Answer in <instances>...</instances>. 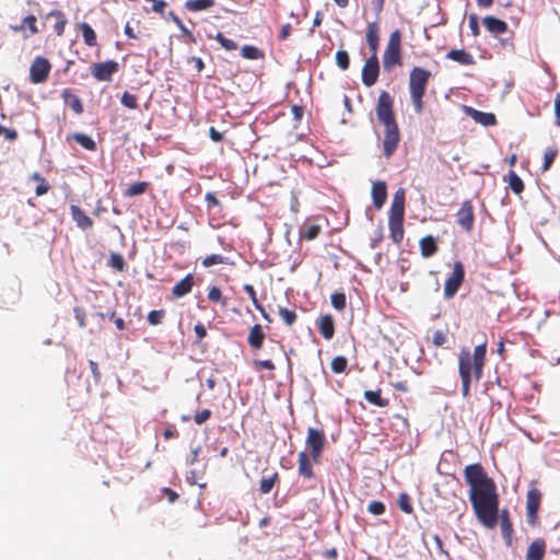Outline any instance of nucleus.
<instances>
[{
  "instance_id": "obj_23",
  "label": "nucleus",
  "mask_w": 560,
  "mask_h": 560,
  "mask_svg": "<svg viewBox=\"0 0 560 560\" xmlns=\"http://www.w3.org/2000/svg\"><path fill=\"white\" fill-rule=\"evenodd\" d=\"M501 534L508 546L512 545L513 527L510 521L508 510H502L500 514Z\"/></svg>"
},
{
  "instance_id": "obj_16",
  "label": "nucleus",
  "mask_w": 560,
  "mask_h": 560,
  "mask_svg": "<svg viewBox=\"0 0 560 560\" xmlns=\"http://www.w3.org/2000/svg\"><path fill=\"white\" fill-rule=\"evenodd\" d=\"M483 26L493 35H500L508 31V24L495 16L487 15L482 19Z\"/></svg>"
},
{
  "instance_id": "obj_8",
  "label": "nucleus",
  "mask_w": 560,
  "mask_h": 560,
  "mask_svg": "<svg viewBox=\"0 0 560 560\" xmlns=\"http://www.w3.org/2000/svg\"><path fill=\"white\" fill-rule=\"evenodd\" d=\"M119 65L115 60L95 62L91 66V74L96 81H112L113 75L118 71Z\"/></svg>"
},
{
  "instance_id": "obj_11",
  "label": "nucleus",
  "mask_w": 560,
  "mask_h": 560,
  "mask_svg": "<svg viewBox=\"0 0 560 560\" xmlns=\"http://www.w3.org/2000/svg\"><path fill=\"white\" fill-rule=\"evenodd\" d=\"M380 74V61L377 56H371L366 59L362 68V82L365 86L374 85Z\"/></svg>"
},
{
  "instance_id": "obj_42",
  "label": "nucleus",
  "mask_w": 560,
  "mask_h": 560,
  "mask_svg": "<svg viewBox=\"0 0 560 560\" xmlns=\"http://www.w3.org/2000/svg\"><path fill=\"white\" fill-rule=\"evenodd\" d=\"M109 266L117 271H124L126 262L120 254L112 253L109 257Z\"/></svg>"
},
{
  "instance_id": "obj_9",
  "label": "nucleus",
  "mask_w": 560,
  "mask_h": 560,
  "mask_svg": "<svg viewBox=\"0 0 560 560\" xmlns=\"http://www.w3.org/2000/svg\"><path fill=\"white\" fill-rule=\"evenodd\" d=\"M459 375L462 380V394L465 398L470 395L471 382V359L469 352H462L459 354Z\"/></svg>"
},
{
  "instance_id": "obj_58",
  "label": "nucleus",
  "mask_w": 560,
  "mask_h": 560,
  "mask_svg": "<svg viewBox=\"0 0 560 560\" xmlns=\"http://www.w3.org/2000/svg\"><path fill=\"white\" fill-rule=\"evenodd\" d=\"M432 341L435 346H443L446 342V336L443 331L436 330L433 334Z\"/></svg>"
},
{
  "instance_id": "obj_61",
  "label": "nucleus",
  "mask_w": 560,
  "mask_h": 560,
  "mask_svg": "<svg viewBox=\"0 0 560 560\" xmlns=\"http://www.w3.org/2000/svg\"><path fill=\"white\" fill-rule=\"evenodd\" d=\"M0 133H3L5 139L14 141L18 138V132L14 129H9L0 125Z\"/></svg>"
},
{
  "instance_id": "obj_59",
  "label": "nucleus",
  "mask_w": 560,
  "mask_h": 560,
  "mask_svg": "<svg viewBox=\"0 0 560 560\" xmlns=\"http://www.w3.org/2000/svg\"><path fill=\"white\" fill-rule=\"evenodd\" d=\"M221 298H222V292H221V290L218 287H212L209 290L208 299L211 302H219L221 300Z\"/></svg>"
},
{
  "instance_id": "obj_39",
  "label": "nucleus",
  "mask_w": 560,
  "mask_h": 560,
  "mask_svg": "<svg viewBox=\"0 0 560 560\" xmlns=\"http://www.w3.org/2000/svg\"><path fill=\"white\" fill-rule=\"evenodd\" d=\"M509 185H510V188L512 189V191L515 194H521L524 190L523 180L513 171H510V173H509Z\"/></svg>"
},
{
  "instance_id": "obj_27",
  "label": "nucleus",
  "mask_w": 560,
  "mask_h": 560,
  "mask_svg": "<svg viewBox=\"0 0 560 560\" xmlns=\"http://www.w3.org/2000/svg\"><path fill=\"white\" fill-rule=\"evenodd\" d=\"M446 58L454 60L463 66H471L475 63L472 55L464 49H452L446 54Z\"/></svg>"
},
{
  "instance_id": "obj_53",
  "label": "nucleus",
  "mask_w": 560,
  "mask_h": 560,
  "mask_svg": "<svg viewBox=\"0 0 560 560\" xmlns=\"http://www.w3.org/2000/svg\"><path fill=\"white\" fill-rule=\"evenodd\" d=\"M211 415H212V412L210 409H203V410L195 413L194 421L197 424H202L211 418Z\"/></svg>"
},
{
  "instance_id": "obj_18",
  "label": "nucleus",
  "mask_w": 560,
  "mask_h": 560,
  "mask_svg": "<svg viewBox=\"0 0 560 560\" xmlns=\"http://www.w3.org/2000/svg\"><path fill=\"white\" fill-rule=\"evenodd\" d=\"M467 113L476 122L485 127L493 126L497 122L495 116L492 113L480 112L471 107H467Z\"/></svg>"
},
{
  "instance_id": "obj_5",
  "label": "nucleus",
  "mask_w": 560,
  "mask_h": 560,
  "mask_svg": "<svg viewBox=\"0 0 560 560\" xmlns=\"http://www.w3.org/2000/svg\"><path fill=\"white\" fill-rule=\"evenodd\" d=\"M431 77L430 71L415 67L409 75V91L410 94H425V88Z\"/></svg>"
},
{
  "instance_id": "obj_48",
  "label": "nucleus",
  "mask_w": 560,
  "mask_h": 560,
  "mask_svg": "<svg viewBox=\"0 0 560 560\" xmlns=\"http://www.w3.org/2000/svg\"><path fill=\"white\" fill-rule=\"evenodd\" d=\"M398 506L399 509L407 513V514H410L412 512V505H411V502H410V497L407 494V493H400L399 497H398Z\"/></svg>"
},
{
  "instance_id": "obj_62",
  "label": "nucleus",
  "mask_w": 560,
  "mask_h": 560,
  "mask_svg": "<svg viewBox=\"0 0 560 560\" xmlns=\"http://www.w3.org/2000/svg\"><path fill=\"white\" fill-rule=\"evenodd\" d=\"M194 331L197 336V341H201L207 335V329H206L205 325L201 323H198L195 325Z\"/></svg>"
},
{
  "instance_id": "obj_52",
  "label": "nucleus",
  "mask_w": 560,
  "mask_h": 560,
  "mask_svg": "<svg viewBox=\"0 0 560 560\" xmlns=\"http://www.w3.org/2000/svg\"><path fill=\"white\" fill-rule=\"evenodd\" d=\"M145 1L152 3L151 11L164 16V11L167 7V2L165 0H145Z\"/></svg>"
},
{
  "instance_id": "obj_35",
  "label": "nucleus",
  "mask_w": 560,
  "mask_h": 560,
  "mask_svg": "<svg viewBox=\"0 0 560 560\" xmlns=\"http://www.w3.org/2000/svg\"><path fill=\"white\" fill-rule=\"evenodd\" d=\"M320 232V228L315 224H305L300 230V236L303 240L312 241L315 240Z\"/></svg>"
},
{
  "instance_id": "obj_56",
  "label": "nucleus",
  "mask_w": 560,
  "mask_h": 560,
  "mask_svg": "<svg viewBox=\"0 0 560 560\" xmlns=\"http://www.w3.org/2000/svg\"><path fill=\"white\" fill-rule=\"evenodd\" d=\"M416 113L420 114L423 109L424 94H410Z\"/></svg>"
},
{
  "instance_id": "obj_12",
  "label": "nucleus",
  "mask_w": 560,
  "mask_h": 560,
  "mask_svg": "<svg viewBox=\"0 0 560 560\" xmlns=\"http://www.w3.org/2000/svg\"><path fill=\"white\" fill-rule=\"evenodd\" d=\"M541 493L538 489L534 488L527 492L526 497V516L527 523L532 526L536 524L537 513L539 510Z\"/></svg>"
},
{
  "instance_id": "obj_47",
  "label": "nucleus",
  "mask_w": 560,
  "mask_h": 560,
  "mask_svg": "<svg viewBox=\"0 0 560 560\" xmlns=\"http://www.w3.org/2000/svg\"><path fill=\"white\" fill-rule=\"evenodd\" d=\"M279 315L282 318V320L289 326H291L296 320V313L285 307L279 308Z\"/></svg>"
},
{
  "instance_id": "obj_15",
  "label": "nucleus",
  "mask_w": 560,
  "mask_h": 560,
  "mask_svg": "<svg viewBox=\"0 0 560 560\" xmlns=\"http://www.w3.org/2000/svg\"><path fill=\"white\" fill-rule=\"evenodd\" d=\"M70 213L79 229L89 230L93 226V220L79 206L71 205Z\"/></svg>"
},
{
  "instance_id": "obj_10",
  "label": "nucleus",
  "mask_w": 560,
  "mask_h": 560,
  "mask_svg": "<svg viewBox=\"0 0 560 560\" xmlns=\"http://www.w3.org/2000/svg\"><path fill=\"white\" fill-rule=\"evenodd\" d=\"M456 223L465 231L470 232L475 224L474 207L470 200H464L455 214Z\"/></svg>"
},
{
  "instance_id": "obj_33",
  "label": "nucleus",
  "mask_w": 560,
  "mask_h": 560,
  "mask_svg": "<svg viewBox=\"0 0 560 560\" xmlns=\"http://www.w3.org/2000/svg\"><path fill=\"white\" fill-rule=\"evenodd\" d=\"M364 398L372 405L376 407H386L388 405V400L383 398L381 395V389L377 390H365Z\"/></svg>"
},
{
  "instance_id": "obj_17",
  "label": "nucleus",
  "mask_w": 560,
  "mask_h": 560,
  "mask_svg": "<svg viewBox=\"0 0 560 560\" xmlns=\"http://www.w3.org/2000/svg\"><path fill=\"white\" fill-rule=\"evenodd\" d=\"M387 198V188L385 182H376L372 186V199L374 207L381 209Z\"/></svg>"
},
{
  "instance_id": "obj_21",
  "label": "nucleus",
  "mask_w": 560,
  "mask_h": 560,
  "mask_svg": "<svg viewBox=\"0 0 560 560\" xmlns=\"http://www.w3.org/2000/svg\"><path fill=\"white\" fill-rule=\"evenodd\" d=\"M194 284V276L191 273H188L184 279H182L173 287L172 294L175 298H182L191 291Z\"/></svg>"
},
{
  "instance_id": "obj_24",
  "label": "nucleus",
  "mask_w": 560,
  "mask_h": 560,
  "mask_svg": "<svg viewBox=\"0 0 560 560\" xmlns=\"http://www.w3.org/2000/svg\"><path fill=\"white\" fill-rule=\"evenodd\" d=\"M366 42L370 50L372 51V56H377L378 49V26L375 22L370 23L366 28Z\"/></svg>"
},
{
  "instance_id": "obj_20",
  "label": "nucleus",
  "mask_w": 560,
  "mask_h": 560,
  "mask_svg": "<svg viewBox=\"0 0 560 560\" xmlns=\"http://www.w3.org/2000/svg\"><path fill=\"white\" fill-rule=\"evenodd\" d=\"M61 97L75 114L81 115L84 110L82 101L70 89L62 91Z\"/></svg>"
},
{
  "instance_id": "obj_4",
  "label": "nucleus",
  "mask_w": 560,
  "mask_h": 560,
  "mask_svg": "<svg viewBox=\"0 0 560 560\" xmlns=\"http://www.w3.org/2000/svg\"><path fill=\"white\" fill-rule=\"evenodd\" d=\"M51 65L45 57H36L30 68V80L34 84L44 83L50 73Z\"/></svg>"
},
{
  "instance_id": "obj_60",
  "label": "nucleus",
  "mask_w": 560,
  "mask_h": 560,
  "mask_svg": "<svg viewBox=\"0 0 560 560\" xmlns=\"http://www.w3.org/2000/svg\"><path fill=\"white\" fill-rule=\"evenodd\" d=\"M50 189V185L47 183V180H42L35 188L36 196H43L47 194Z\"/></svg>"
},
{
  "instance_id": "obj_31",
  "label": "nucleus",
  "mask_w": 560,
  "mask_h": 560,
  "mask_svg": "<svg viewBox=\"0 0 560 560\" xmlns=\"http://www.w3.org/2000/svg\"><path fill=\"white\" fill-rule=\"evenodd\" d=\"M404 220H388L390 238L395 244H399L404 237Z\"/></svg>"
},
{
  "instance_id": "obj_64",
  "label": "nucleus",
  "mask_w": 560,
  "mask_h": 560,
  "mask_svg": "<svg viewBox=\"0 0 560 560\" xmlns=\"http://www.w3.org/2000/svg\"><path fill=\"white\" fill-rule=\"evenodd\" d=\"M89 365H90V369H91L94 380L96 382H100L102 374H101L97 363L93 360H90Z\"/></svg>"
},
{
  "instance_id": "obj_22",
  "label": "nucleus",
  "mask_w": 560,
  "mask_h": 560,
  "mask_svg": "<svg viewBox=\"0 0 560 560\" xmlns=\"http://www.w3.org/2000/svg\"><path fill=\"white\" fill-rule=\"evenodd\" d=\"M318 330L320 335L326 339L330 340L335 335V324L331 315H323L318 319Z\"/></svg>"
},
{
  "instance_id": "obj_40",
  "label": "nucleus",
  "mask_w": 560,
  "mask_h": 560,
  "mask_svg": "<svg viewBox=\"0 0 560 560\" xmlns=\"http://www.w3.org/2000/svg\"><path fill=\"white\" fill-rule=\"evenodd\" d=\"M277 477H278V475L276 472L271 474L269 476H264L261 478L260 485H259L260 492L264 494L269 493L273 488Z\"/></svg>"
},
{
  "instance_id": "obj_29",
  "label": "nucleus",
  "mask_w": 560,
  "mask_h": 560,
  "mask_svg": "<svg viewBox=\"0 0 560 560\" xmlns=\"http://www.w3.org/2000/svg\"><path fill=\"white\" fill-rule=\"evenodd\" d=\"M265 334L260 325L256 324L252 327L247 342L254 348L259 349L262 346Z\"/></svg>"
},
{
  "instance_id": "obj_38",
  "label": "nucleus",
  "mask_w": 560,
  "mask_h": 560,
  "mask_svg": "<svg viewBox=\"0 0 560 560\" xmlns=\"http://www.w3.org/2000/svg\"><path fill=\"white\" fill-rule=\"evenodd\" d=\"M558 155V149L557 147H549L546 149L544 154V163H542V171L546 172L550 168L552 165L555 159Z\"/></svg>"
},
{
  "instance_id": "obj_54",
  "label": "nucleus",
  "mask_w": 560,
  "mask_h": 560,
  "mask_svg": "<svg viewBox=\"0 0 560 560\" xmlns=\"http://www.w3.org/2000/svg\"><path fill=\"white\" fill-rule=\"evenodd\" d=\"M74 318L77 319L79 326L84 328L86 326V313L82 307H74L73 310Z\"/></svg>"
},
{
  "instance_id": "obj_13",
  "label": "nucleus",
  "mask_w": 560,
  "mask_h": 560,
  "mask_svg": "<svg viewBox=\"0 0 560 560\" xmlns=\"http://www.w3.org/2000/svg\"><path fill=\"white\" fill-rule=\"evenodd\" d=\"M405 198L406 191L404 188H398L394 194L390 210L389 220H404L405 214Z\"/></svg>"
},
{
  "instance_id": "obj_14",
  "label": "nucleus",
  "mask_w": 560,
  "mask_h": 560,
  "mask_svg": "<svg viewBox=\"0 0 560 560\" xmlns=\"http://www.w3.org/2000/svg\"><path fill=\"white\" fill-rule=\"evenodd\" d=\"M487 353V345L482 342L475 347L474 354L470 357L471 359V371H474V375L476 380H480L482 376V369L485 364Z\"/></svg>"
},
{
  "instance_id": "obj_2",
  "label": "nucleus",
  "mask_w": 560,
  "mask_h": 560,
  "mask_svg": "<svg viewBox=\"0 0 560 560\" xmlns=\"http://www.w3.org/2000/svg\"><path fill=\"white\" fill-rule=\"evenodd\" d=\"M393 97L386 91L381 92L376 104V117L384 126L383 153L389 159L393 156L400 141V132L393 110Z\"/></svg>"
},
{
  "instance_id": "obj_34",
  "label": "nucleus",
  "mask_w": 560,
  "mask_h": 560,
  "mask_svg": "<svg viewBox=\"0 0 560 560\" xmlns=\"http://www.w3.org/2000/svg\"><path fill=\"white\" fill-rule=\"evenodd\" d=\"M150 186L148 182H136L131 184L125 191V197H135L144 194Z\"/></svg>"
},
{
  "instance_id": "obj_3",
  "label": "nucleus",
  "mask_w": 560,
  "mask_h": 560,
  "mask_svg": "<svg viewBox=\"0 0 560 560\" xmlns=\"http://www.w3.org/2000/svg\"><path fill=\"white\" fill-rule=\"evenodd\" d=\"M400 43L401 34L396 30L390 34L383 56V67L386 71H390L395 66L401 65Z\"/></svg>"
},
{
  "instance_id": "obj_50",
  "label": "nucleus",
  "mask_w": 560,
  "mask_h": 560,
  "mask_svg": "<svg viewBox=\"0 0 560 560\" xmlns=\"http://www.w3.org/2000/svg\"><path fill=\"white\" fill-rule=\"evenodd\" d=\"M164 315H165V311L164 310L151 311L148 314V322L151 325H159V324L162 323V319L164 318Z\"/></svg>"
},
{
  "instance_id": "obj_25",
  "label": "nucleus",
  "mask_w": 560,
  "mask_h": 560,
  "mask_svg": "<svg viewBox=\"0 0 560 560\" xmlns=\"http://www.w3.org/2000/svg\"><path fill=\"white\" fill-rule=\"evenodd\" d=\"M298 471L301 476L307 479L315 478V474L313 470V465L308 455L305 452L299 453V468Z\"/></svg>"
},
{
  "instance_id": "obj_55",
  "label": "nucleus",
  "mask_w": 560,
  "mask_h": 560,
  "mask_svg": "<svg viewBox=\"0 0 560 560\" xmlns=\"http://www.w3.org/2000/svg\"><path fill=\"white\" fill-rule=\"evenodd\" d=\"M468 25H469V28L474 36H478L480 34L479 21H478V16L476 14L469 15Z\"/></svg>"
},
{
  "instance_id": "obj_6",
  "label": "nucleus",
  "mask_w": 560,
  "mask_h": 560,
  "mask_svg": "<svg viewBox=\"0 0 560 560\" xmlns=\"http://www.w3.org/2000/svg\"><path fill=\"white\" fill-rule=\"evenodd\" d=\"M465 277L464 266L460 261L454 264L453 272L445 281L444 296L445 299L453 298L462 285Z\"/></svg>"
},
{
  "instance_id": "obj_30",
  "label": "nucleus",
  "mask_w": 560,
  "mask_h": 560,
  "mask_svg": "<svg viewBox=\"0 0 560 560\" xmlns=\"http://www.w3.org/2000/svg\"><path fill=\"white\" fill-rule=\"evenodd\" d=\"M79 28L82 33L83 42L86 46L94 47L97 45L96 34L89 23H86V22L80 23Z\"/></svg>"
},
{
  "instance_id": "obj_63",
  "label": "nucleus",
  "mask_w": 560,
  "mask_h": 560,
  "mask_svg": "<svg viewBox=\"0 0 560 560\" xmlns=\"http://www.w3.org/2000/svg\"><path fill=\"white\" fill-rule=\"evenodd\" d=\"M254 364L259 369L275 370V364L270 360H254Z\"/></svg>"
},
{
  "instance_id": "obj_46",
  "label": "nucleus",
  "mask_w": 560,
  "mask_h": 560,
  "mask_svg": "<svg viewBox=\"0 0 560 560\" xmlns=\"http://www.w3.org/2000/svg\"><path fill=\"white\" fill-rule=\"evenodd\" d=\"M336 63L340 69L347 70L350 65L349 54L346 50H338L336 52Z\"/></svg>"
},
{
  "instance_id": "obj_36",
  "label": "nucleus",
  "mask_w": 560,
  "mask_h": 560,
  "mask_svg": "<svg viewBox=\"0 0 560 560\" xmlns=\"http://www.w3.org/2000/svg\"><path fill=\"white\" fill-rule=\"evenodd\" d=\"M73 139H74V140H75V141L81 145V147H83L84 149H86V150H89V151H95V150H96V143H95V141H94L91 137H89V136H86V135H84V133H75V135L73 136Z\"/></svg>"
},
{
  "instance_id": "obj_45",
  "label": "nucleus",
  "mask_w": 560,
  "mask_h": 560,
  "mask_svg": "<svg viewBox=\"0 0 560 560\" xmlns=\"http://www.w3.org/2000/svg\"><path fill=\"white\" fill-rule=\"evenodd\" d=\"M331 305L337 311H342L346 307V295L342 292H335L330 296Z\"/></svg>"
},
{
  "instance_id": "obj_37",
  "label": "nucleus",
  "mask_w": 560,
  "mask_h": 560,
  "mask_svg": "<svg viewBox=\"0 0 560 560\" xmlns=\"http://www.w3.org/2000/svg\"><path fill=\"white\" fill-rule=\"evenodd\" d=\"M24 24H25V31H27V33H24L25 38L38 33L37 19L35 15L30 14L26 18H24Z\"/></svg>"
},
{
  "instance_id": "obj_51",
  "label": "nucleus",
  "mask_w": 560,
  "mask_h": 560,
  "mask_svg": "<svg viewBox=\"0 0 560 560\" xmlns=\"http://www.w3.org/2000/svg\"><path fill=\"white\" fill-rule=\"evenodd\" d=\"M368 511L373 515H382L385 512V504L381 501H372L368 505Z\"/></svg>"
},
{
  "instance_id": "obj_19",
  "label": "nucleus",
  "mask_w": 560,
  "mask_h": 560,
  "mask_svg": "<svg viewBox=\"0 0 560 560\" xmlns=\"http://www.w3.org/2000/svg\"><path fill=\"white\" fill-rule=\"evenodd\" d=\"M546 551V542L544 539H535L528 547L526 560H542Z\"/></svg>"
},
{
  "instance_id": "obj_32",
  "label": "nucleus",
  "mask_w": 560,
  "mask_h": 560,
  "mask_svg": "<svg viewBox=\"0 0 560 560\" xmlns=\"http://www.w3.org/2000/svg\"><path fill=\"white\" fill-rule=\"evenodd\" d=\"M214 5V0H187L185 2V9L190 12H199L209 10Z\"/></svg>"
},
{
  "instance_id": "obj_57",
  "label": "nucleus",
  "mask_w": 560,
  "mask_h": 560,
  "mask_svg": "<svg viewBox=\"0 0 560 560\" xmlns=\"http://www.w3.org/2000/svg\"><path fill=\"white\" fill-rule=\"evenodd\" d=\"M264 52L257 47L247 45V59H262Z\"/></svg>"
},
{
  "instance_id": "obj_43",
  "label": "nucleus",
  "mask_w": 560,
  "mask_h": 560,
  "mask_svg": "<svg viewBox=\"0 0 560 560\" xmlns=\"http://www.w3.org/2000/svg\"><path fill=\"white\" fill-rule=\"evenodd\" d=\"M226 262H228L226 257H223L222 255H218V254H212V255H209L203 258L202 266L206 268H209L214 265L226 264Z\"/></svg>"
},
{
  "instance_id": "obj_49",
  "label": "nucleus",
  "mask_w": 560,
  "mask_h": 560,
  "mask_svg": "<svg viewBox=\"0 0 560 560\" xmlns=\"http://www.w3.org/2000/svg\"><path fill=\"white\" fill-rule=\"evenodd\" d=\"M215 39L222 45L226 50H236L237 44L228 37H225L222 33H218Z\"/></svg>"
},
{
  "instance_id": "obj_7",
  "label": "nucleus",
  "mask_w": 560,
  "mask_h": 560,
  "mask_svg": "<svg viewBox=\"0 0 560 560\" xmlns=\"http://www.w3.org/2000/svg\"><path fill=\"white\" fill-rule=\"evenodd\" d=\"M305 443L311 450L313 460L318 462L325 445L324 432L315 428H308Z\"/></svg>"
},
{
  "instance_id": "obj_28",
  "label": "nucleus",
  "mask_w": 560,
  "mask_h": 560,
  "mask_svg": "<svg viewBox=\"0 0 560 560\" xmlns=\"http://www.w3.org/2000/svg\"><path fill=\"white\" fill-rule=\"evenodd\" d=\"M46 19H54V31L58 36H62L67 25V18L63 12L54 10L46 15Z\"/></svg>"
},
{
  "instance_id": "obj_44",
  "label": "nucleus",
  "mask_w": 560,
  "mask_h": 560,
  "mask_svg": "<svg viewBox=\"0 0 560 560\" xmlns=\"http://www.w3.org/2000/svg\"><path fill=\"white\" fill-rule=\"evenodd\" d=\"M121 104L129 109H136L138 108V97L126 91L121 96Z\"/></svg>"
},
{
  "instance_id": "obj_1",
  "label": "nucleus",
  "mask_w": 560,
  "mask_h": 560,
  "mask_svg": "<svg viewBox=\"0 0 560 560\" xmlns=\"http://www.w3.org/2000/svg\"><path fill=\"white\" fill-rule=\"evenodd\" d=\"M464 477L470 486L469 501L478 521L487 528H494L499 518V497L494 481L480 464L465 467Z\"/></svg>"
},
{
  "instance_id": "obj_26",
  "label": "nucleus",
  "mask_w": 560,
  "mask_h": 560,
  "mask_svg": "<svg viewBox=\"0 0 560 560\" xmlns=\"http://www.w3.org/2000/svg\"><path fill=\"white\" fill-rule=\"evenodd\" d=\"M420 252L422 257L429 258L436 254L439 247L436 241L432 235L422 237L419 242Z\"/></svg>"
},
{
  "instance_id": "obj_41",
  "label": "nucleus",
  "mask_w": 560,
  "mask_h": 560,
  "mask_svg": "<svg viewBox=\"0 0 560 560\" xmlns=\"http://www.w3.org/2000/svg\"><path fill=\"white\" fill-rule=\"evenodd\" d=\"M348 360L342 355L335 357L331 360L330 368L334 373H342L347 370Z\"/></svg>"
}]
</instances>
